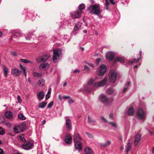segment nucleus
Instances as JSON below:
<instances>
[{"instance_id": "1", "label": "nucleus", "mask_w": 154, "mask_h": 154, "mask_svg": "<svg viewBox=\"0 0 154 154\" xmlns=\"http://www.w3.org/2000/svg\"><path fill=\"white\" fill-rule=\"evenodd\" d=\"M89 12L92 14L98 16L99 17H102L101 10L100 9V5L96 4L90 6L87 8Z\"/></svg>"}, {"instance_id": "2", "label": "nucleus", "mask_w": 154, "mask_h": 154, "mask_svg": "<svg viewBox=\"0 0 154 154\" xmlns=\"http://www.w3.org/2000/svg\"><path fill=\"white\" fill-rule=\"evenodd\" d=\"M107 82V79L106 78H104L102 80L97 82L95 80L93 79H91L88 82V85H93L95 88L100 87L105 85Z\"/></svg>"}, {"instance_id": "3", "label": "nucleus", "mask_w": 154, "mask_h": 154, "mask_svg": "<svg viewBox=\"0 0 154 154\" xmlns=\"http://www.w3.org/2000/svg\"><path fill=\"white\" fill-rule=\"evenodd\" d=\"M62 51L61 49H58L53 50V60L54 63H57L62 57Z\"/></svg>"}, {"instance_id": "4", "label": "nucleus", "mask_w": 154, "mask_h": 154, "mask_svg": "<svg viewBox=\"0 0 154 154\" xmlns=\"http://www.w3.org/2000/svg\"><path fill=\"white\" fill-rule=\"evenodd\" d=\"M33 142L27 141L25 142L22 145L23 148L26 150H29L32 149L33 147Z\"/></svg>"}, {"instance_id": "5", "label": "nucleus", "mask_w": 154, "mask_h": 154, "mask_svg": "<svg viewBox=\"0 0 154 154\" xmlns=\"http://www.w3.org/2000/svg\"><path fill=\"white\" fill-rule=\"evenodd\" d=\"M136 114L139 119L143 120H144L145 119V113L142 109H139L137 111Z\"/></svg>"}, {"instance_id": "6", "label": "nucleus", "mask_w": 154, "mask_h": 154, "mask_svg": "<svg viewBox=\"0 0 154 154\" xmlns=\"http://www.w3.org/2000/svg\"><path fill=\"white\" fill-rule=\"evenodd\" d=\"M66 120L65 125L68 131H70L72 129V125L71 119L68 116L65 117Z\"/></svg>"}, {"instance_id": "7", "label": "nucleus", "mask_w": 154, "mask_h": 154, "mask_svg": "<svg viewBox=\"0 0 154 154\" xmlns=\"http://www.w3.org/2000/svg\"><path fill=\"white\" fill-rule=\"evenodd\" d=\"M117 73L114 71H112L110 72L109 80L111 82H115L117 76Z\"/></svg>"}, {"instance_id": "8", "label": "nucleus", "mask_w": 154, "mask_h": 154, "mask_svg": "<svg viewBox=\"0 0 154 154\" xmlns=\"http://www.w3.org/2000/svg\"><path fill=\"white\" fill-rule=\"evenodd\" d=\"M50 57L49 55H44L42 56H40L36 59V61L38 63L43 62L46 61Z\"/></svg>"}, {"instance_id": "9", "label": "nucleus", "mask_w": 154, "mask_h": 154, "mask_svg": "<svg viewBox=\"0 0 154 154\" xmlns=\"http://www.w3.org/2000/svg\"><path fill=\"white\" fill-rule=\"evenodd\" d=\"M106 70V66L104 64L101 65L100 67L99 73V75L102 76L103 75Z\"/></svg>"}, {"instance_id": "10", "label": "nucleus", "mask_w": 154, "mask_h": 154, "mask_svg": "<svg viewBox=\"0 0 154 154\" xmlns=\"http://www.w3.org/2000/svg\"><path fill=\"white\" fill-rule=\"evenodd\" d=\"M82 11L81 10H78L73 13H71V14L72 17L73 18H78L80 15Z\"/></svg>"}, {"instance_id": "11", "label": "nucleus", "mask_w": 154, "mask_h": 154, "mask_svg": "<svg viewBox=\"0 0 154 154\" xmlns=\"http://www.w3.org/2000/svg\"><path fill=\"white\" fill-rule=\"evenodd\" d=\"M115 56L114 52H108L106 54V58L109 61H111L114 58Z\"/></svg>"}, {"instance_id": "12", "label": "nucleus", "mask_w": 154, "mask_h": 154, "mask_svg": "<svg viewBox=\"0 0 154 154\" xmlns=\"http://www.w3.org/2000/svg\"><path fill=\"white\" fill-rule=\"evenodd\" d=\"M65 141L66 143L70 144L72 142V137L70 134L66 135L65 137Z\"/></svg>"}, {"instance_id": "13", "label": "nucleus", "mask_w": 154, "mask_h": 154, "mask_svg": "<svg viewBox=\"0 0 154 154\" xmlns=\"http://www.w3.org/2000/svg\"><path fill=\"white\" fill-rule=\"evenodd\" d=\"M21 71L18 69L14 68L11 69L12 74L14 75L18 76L21 74Z\"/></svg>"}, {"instance_id": "14", "label": "nucleus", "mask_w": 154, "mask_h": 154, "mask_svg": "<svg viewBox=\"0 0 154 154\" xmlns=\"http://www.w3.org/2000/svg\"><path fill=\"white\" fill-rule=\"evenodd\" d=\"M5 117L8 119H12L13 118V113L10 111H6L5 113Z\"/></svg>"}, {"instance_id": "15", "label": "nucleus", "mask_w": 154, "mask_h": 154, "mask_svg": "<svg viewBox=\"0 0 154 154\" xmlns=\"http://www.w3.org/2000/svg\"><path fill=\"white\" fill-rule=\"evenodd\" d=\"M141 58V54L138 55L137 56V59L136 60V58H134L132 61H129L128 62L127 65H131L134 63H137L140 60Z\"/></svg>"}, {"instance_id": "16", "label": "nucleus", "mask_w": 154, "mask_h": 154, "mask_svg": "<svg viewBox=\"0 0 154 154\" xmlns=\"http://www.w3.org/2000/svg\"><path fill=\"white\" fill-rule=\"evenodd\" d=\"M74 143V146L75 149H76L78 150L79 151H80L82 149V145L81 142L80 141L75 142Z\"/></svg>"}, {"instance_id": "17", "label": "nucleus", "mask_w": 154, "mask_h": 154, "mask_svg": "<svg viewBox=\"0 0 154 154\" xmlns=\"http://www.w3.org/2000/svg\"><path fill=\"white\" fill-rule=\"evenodd\" d=\"M141 137V135L139 134H137L135 137L134 143L135 146L137 145L139 143V141L140 140Z\"/></svg>"}, {"instance_id": "18", "label": "nucleus", "mask_w": 154, "mask_h": 154, "mask_svg": "<svg viewBox=\"0 0 154 154\" xmlns=\"http://www.w3.org/2000/svg\"><path fill=\"white\" fill-rule=\"evenodd\" d=\"M100 98V101L103 103L106 102L107 101L109 100L108 99L105 95H101Z\"/></svg>"}, {"instance_id": "19", "label": "nucleus", "mask_w": 154, "mask_h": 154, "mask_svg": "<svg viewBox=\"0 0 154 154\" xmlns=\"http://www.w3.org/2000/svg\"><path fill=\"white\" fill-rule=\"evenodd\" d=\"M81 139V137L78 134H74L73 137V140L74 143L80 142Z\"/></svg>"}, {"instance_id": "20", "label": "nucleus", "mask_w": 154, "mask_h": 154, "mask_svg": "<svg viewBox=\"0 0 154 154\" xmlns=\"http://www.w3.org/2000/svg\"><path fill=\"white\" fill-rule=\"evenodd\" d=\"M45 94L42 91L38 92L37 94V98L39 100H42L44 97Z\"/></svg>"}, {"instance_id": "21", "label": "nucleus", "mask_w": 154, "mask_h": 154, "mask_svg": "<svg viewBox=\"0 0 154 154\" xmlns=\"http://www.w3.org/2000/svg\"><path fill=\"white\" fill-rule=\"evenodd\" d=\"M21 36V35L20 32H15L13 36H12V38L13 39L15 38L18 39Z\"/></svg>"}, {"instance_id": "22", "label": "nucleus", "mask_w": 154, "mask_h": 154, "mask_svg": "<svg viewBox=\"0 0 154 154\" xmlns=\"http://www.w3.org/2000/svg\"><path fill=\"white\" fill-rule=\"evenodd\" d=\"M127 114L129 116H132L134 113V108L133 107H131L127 112Z\"/></svg>"}, {"instance_id": "23", "label": "nucleus", "mask_w": 154, "mask_h": 154, "mask_svg": "<svg viewBox=\"0 0 154 154\" xmlns=\"http://www.w3.org/2000/svg\"><path fill=\"white\" fill-rule=\"evenodd\" d=\"M18 125L19 127V129H20L21 132L24 131V130L26 128V125L24 124H21Z\"/></svg>"}, {"instance_id": "24", "label": "nucleus", "mask_w": 154, "mask_h": 154, "mask_svg": "<svg viewBox=\"0 0 154 154\" xmlns=\"http://www.w3.org/2000/svg\"><path fill=\"white\" fill-rule=\"evenodd\" d=\"M124 61L125 60L122 57H118L115 58V61L114 62V63H115L117 61H119L120 62L123 63Z\"/></svg>"}, {"instance_id": "25", "label": "nucleus", "mask_w": 154, "mask_h": 154, "mask_svg": "<svg viewBox=\"0 0 154 154\" xmlns=\"http://www.w3.org/2000/svg\"><path fill=\"white\" fill-rule=\"evenodd\" d=\"M88 123L91 125H93L94 123H95L96 120L94 119H92L89 116L88 117Z\"/></svg>"}, {"instance_id": "26", "label": "nucleus", "mask_w": 154, "mask_h": 154, "mask_svg": "<svg viewBox=\"0 0 154 154\" xmlns=\"http://www.w3.org/2000/svg\"><path fill=\"white\" fill-rule=\"evenodd\" d=\"M49 64L48 63H45L41 64L39 66V68L40 69H43L46 67H48Z\"/></svg>"}, {"instance_id": "27", "label": "nucleus", "mask_w": 154, "mask_h": 154, "mask_svg": "<svg viewBox=\"0 0 154 154\" xmlns=\"http://www.w3.org/2000/svg\"><path fill=\"white\" fill-rule=\"evenodd\" d=\"M131 147V143L128 142L126 146V150L127 154L130 151Z\"/></svg>"}, {"instance_id": "28", "label": "nucleus", "mask_w": 154, "mask_h": 154, "mask_svg": "<svg viewBox=\"0 0 154 154\" xmlns=\"http://www.w3.org/2000/svg\"><path fill=\"white\" fill-rule=\"evenodd\" d=\"M13 130L14 132L16 134L20 133H21L18 125L14 126Z\"/></svg>"}, {"instance_id": "29", "label": "nucleus", "mask_w": 154, "mask_h": 154, "mask_svg": "<svg viewBox=\"0 0 154 154\" xmlns=\"http://www.w3.org/2000/svg\"><path fill=\"white\" fill-rule=\"evenodd\" d=\"M4 74L5 77H7L8 74V68L5 66L3 65Z\"/></svg>"}, {"instance_id": "30", "label": "nucleus", "mask_w": 154, "mask_h": 154, "mask_svg": "<svg viewBox=\"0 0 154 154\" xmlns=\"http://www.w3.org/2000/svg\"><path fill=\"white\" fill-rule=\"evenodd\" d=\"M84 152L85 154H91L92 151L90 148L86 147L85 148Z\"/></svg>"}, {"instance_id": "31", "label": "nucleus", "mask_w": 154, "mask_h": 154, "mask_svg": "<svg viewBox=\"0 0 154 154\" xmlns=\"http://www.w3.org/2000/svg\"><path fill=\"white\" fill-rule=\"evenodd\" d=\"M81 26V23L80 22H78L76 23L75 25V27L74 28V30L76 31L80 29Z\"/></svg>"}, {"instance_id": "32", "label": "nucleus", "mask_w": 154, "mask_h": 154, "mask_svg": "<svg viewBox=\"0 0 154 154\" xmlns=\"http://www.w3.org/2000/svg\"><path fill=\"white\" fill-rule=\"evenodd\" d=\"M45 80L43 78H41L39 80L38 82V86H42L45 84Z\"/></svg>"}, {"instance_id": "33", "label": "nucleus", "mask_w": 154, "mask_h": 154, "mask_svg": "<svg viewBox=\"0 0 154 154\" xmlns=\"http://www.w3.org/2000/svg\"><path fill=\"white\" fill-rule=\"evenodd\" d=\"M20 61L23 62L25 63H32V62L30 61L28 59H20Z\"/></svg>"}, {"instance_id": "34", "label": "nucleus", "mask_w": 154, "mask_h": 154, "mask_svg": "<svg viewBox=\"0 0 154 154\" xmlns=\"http://www.w3.org/2000/svg\"><path fill=\"white\" fill-rule=\"evenodd\" d=\"M47 103V102H42L39 104L38 107L40 108H43L46 106Z\"/></svg>"}, {"instance_id": "35", "label": "nucleus", "mask_w": 154, "mask_h": 154, "mask_svg": "<svg viewBox=\"0 0 154 154\" xmlns=\"http://www.w3.org/2000/svg\"><path fill=\"white\" fill-rule=\"evenodd\" d=\"M18 118L21 120H24L26 119V117L22 113L19 114L18 116Z\"/></svg>"}, {"instance_id": "36", "label": "nucleus", "mask_w": 154, "mask_h": 154, "mask_svg": "<svg viewBox=\"0 0 154 154\" xmlns=\"http://www.w3.org/2000/svg\"><path fill=\"white\" fill-rule=\"evenodd\" d=\"M114 92V90L111 89H108L106 91V93L108 94H112Z\"/></svg>"}, {"instance_id": "37", "label": "nucleus", "mask_w": 154, "mask_h": 154, "mask_svg": "<svg viewBox=\"0 0 154 154\" xmlns=\"http://www.w3.org/2000/svg\"><path fill=\"white\" fill-rule=\"evenodd\" d=\"M79 91H85L87 92L89 91L87 90V87L86 85L83 86L82 88H81L79 90Z\"/></svg>"}, {"instance_id": "38", "label": "nucleus", "mask_w": 154, "mask_h": 154, "mask_svg": "<svg viewBox=\"0 0 154 154\" xmlns=\"http://www.w3.org/2000/svg\"><path fill=\"white\" fill-rule=\"evenodd\" d=\"M85 5L84 4H80L78 6L79 8L81 10L84 9L85 8Z\"/></svg>"}, {"instance_id": "39", "label": "nucleus", "mask_w": 154, "mask_h": 154, "mask_svg": "<svg viewBox=\"0 0 154 154\" xmlns=\"http://www.w3.org/2000/svg\"><path fill=\"white\" fill-rule=\"evenodd\" d=\"M84 70L87 72H89L90 71V68L86 65H85L84 66Z\"/></svg>"}, {"instance_id": "40", "label": "nucleus", "mask_w": 154, "mask_h": 154, "mask_svg": "<svg viewBox=\"0 0 154 154\" xmlns=\"http://www.w3.org/2000/svg\"><path fill=\"white\" fill-rule=\"evenodd\" d=\"M33 75L35 77H41L42 75L41 73H38L35 72H34L33 73Z\"/></svg>"}, {"instance_id": "41", "label": "nucleus", "mask_w": 154, "mask_h": 154, "mask_svg": "<svg viewBox=\"0 0 154 154\" xmlns=\"http://www.w3.org/2000/svg\"><path fill=\"white\" fill-rule=\"evenodd\" d=\"M19 139L22 141H26V140L24 138V136L23 134H21L19 136Z\"/></svg>"}, {"instance_id": "42", "label": "nucleus", "mask_w": 154, "mask_h": 154, "mask_svg": "<svg viewBox=\"0 0 154 154\" xmlns=\"http://www.w3.org/2000/svg\"><path fill=\"white\" fill-rule=\"evenodd\" d=\"M23 72L25 76H26V68L25 67H23V68L21 69Z\"/></svg>"}, {"instance_id": "43", "label": "nucleus", "mask_w": 154, "mask_h": 154, "mask_svg": "<svg viewBox=\"0 0 154 154\" xmlns=\"http://www.w3.org/2000/svg\"><path fill=\"white\" fill-rule=\"evenodd\" d=\"M54 104L53 101L50 102L48 104L47 106V108L49 109H50L51 108Z\"/></svg>"}, {"instance_id": "44", "label": "nucleus", "mask_w": 154, "mask_h": 154, "mask_svg": "<svg viewBox=\"0 0 154 154\" xmlns=\"http://www.w3.org/2000/svg\"><path fill=\"white\" fill-rule=\"evenodd\" d=\"M85 134H86L90 138H92L93 137V135H92L91 134H90V133L88 132H85Z\"/></svg>"}, {"instance_id": "45", "label": "nucleus", "mask_w": 154, "mask_h": 154, "mask_svg": "<svg viewBox=\"0 0 154 154\" xmlns=\"http://www.w3.org/2000/svg\"><path fill=\"white\" fill-rule=\"evenodd\" d=\"M17 99L18 100V103H21L22 102V100L20 97L19 95L17 96Z\"/></svg>"}, {"instance_id": "46", "label": "nucleus", "mask_w": 154, "mask_h": 154, "mask_svg": "<svg viewBox=\"0 0 154 154\" xmlns=\"http://www.w3.org/2000/svg\"><path fill=\"white\" fill-rule=\"evenodd\" d=\"M109 124L111 125L112 127H116L117 125L115 123L113 122H109Z\"/></svg>"}, {"instance_id": "47", "label": "nucleus", "mask_w": 154, "mask_h": 154, "mask_svg": "<svg viewBox=\"0 0 154 154\" xmlns=\"http://www.w3.org/2000/svg\"><path fill=\"white\" fill-rule=\"evenodd\" d=\"M101 61V59L100 58H98L96 60V63L97 64V65H98V64Z\"/></svg>"}, {"instance_id": "48", "label": "nucleus", "mask_w": 154, "mask_h": 154, "mask_svg": "<svg viewBox=\"0 0 154 154\" xmlns=\"http://www.w3.org/2000/svg\"><path fill=\"white\" fill-rule=\"evenodd\" d=\"M4 133V131L3 130V128L0 127V135H2Z\"/></svg>"}, {"instance_id": "49", "label": "nucleus", "mask_w": 154, "mask_h": 154, "mask_svg": "<svg viewBox=\"0 0 154 154\" xmlns=\"http://www.w3.org/2000/svg\"><path fill=\"white\" fill-rule=\"evenodd\" d=\"M85 62L92 68H94V65L93 64L90 63H88L86 62Z\"/></svg>"}, {"instance_id": "50", "label": "nucleus", "mask_w": 154, "mask_h": 154, "mask_svg": "<svg viewBox=\"0 0 154 154\" xmlns=\"http://www.w3.org/2000/svg\"><path fill=\"white\" fill-rule=\"evenodd\" d=\"M101 119H102V120L105 123H107V120L106 119L104 118L103 116H101Z\"/></svg>"}, {"instance_id": "51", "label": "nucleus", "mask_w": 154, "mask_h": 154, "mask_svg": "<svg viewBox=\"0 0 154 154\" xmlns=\"http://www.w3.org/2000/svg\"><path fill=\"white\" fill-rule=\"evenodd\" d=\"M106 1V3L105 4V6L106 7H109V2L108 0H105Z\"/></svg>"}, {"instance_id": "52", "label": "nucleus", "mask_w": 154, "mask_h": 154, "mask_svg": "<svg viewBox=\"0 0 154 154\" xmlns=\"http://www.w3.org/2000/svg\"><path fill=\"white\" fill-rule=\"evenodd\" d=\"M11 55H12L14 57H16L17 55V53L14 51L11 52Z\"/></svg>"}, {"instance_id": "53", "label": "nucleus", "mask_w": 154, "mask_h": 154, "mask_svg": "<svg viewBox=\"0 0 154 154\" xmlns=\"http://www.w3.org/2000/svg\"><path fill=\"white\" fill-rule=\"evenodd\" d=\"M111 142L110 140L108 141L105 143V146H107L111 144Z\"/></svg>"}, {"instance_id": "54", "label": "nucleus", "mask_w": 154, "mask_h": 154, "mask_svg": "<svg viewBox=\"0 0 154 154\" xmlns=\"http://www.w3.org/2000/svg\"><path fill=\"white\" fill-rule=\"evenodd\" d=\"M74 100L72 99H69L68 101V102L69 103H72L74 102Z\"/></svg>"}, {"instance_id": "55", "label": "nucleus", "mask_w": 154, "mask_h": 154, "mask_svg": "<svg viewBox=\"0 0 154 154\" xmlns=\"http://www.w3.org/2000/svg\"><path fill=\"white\" fill-rule=\"evenodd\" d=\"M70 98V97L69 96H63V98L64 99H67Z\"/></svg>"}, {"instance_id": "56", "label": "nucleus", "mask_w": 154, "mask_h": 154, "mask_svg": "<svg viewBox=\"0 0 154 154\" xmlns=\"http://www.w3.org/2000/svg\"><path fill=\"white\" fill-rule=\"evenodd\" d=\"M113 114L112 113H110L109 115V117L110 119H113Z\"/></svg>"}, {"instance_id": "57", "label": "nucleus", "mask_w": 154, "mask_h": 154, "mask_svg": "<svg viewBox=\"0 0 154 154\" xmlns=\"http://www.w3.org/2000/svg\"><path fill=\"white\" fill-rule=\"evenodd\" d=\"M130 83H131V82H129V81L128 82H127V83L126 84V87H128V86H129V85H130Z\"/></svg>"}, {"instance_id": "58", "label": "nucleus", "mask_w": 154, "mask_h": 154, "mask_svg": "<svg viewBox=\"0 0 154 154\" xmlns=\"http://www.w3.org/2000/svg\"><path fill=\"white\" fill-rule=\"evenodd\" d=\"M128 89V87H125L123 90V93H124V92H125L127 90V89Z\"/></svg>"}, {"instance_id": "59", "label": "nucleus", "mask_w": 154, "mask_h": 154, "mask_svg": "<svg viewBox=\"0 0 154 154\" xmlns=\"http://www.w3.org/2000/svg\"><path fill=\"white\" fill-rule=\"evenodd\" d=\"M80 71L78 69H75L73 71V72L75 73H79V72Z\"/></svg>"}, {"instance_id": "60", "label": "nucleus", "mask_w": 154, "mask_h": 154, "mask_svg": "<svg viewBox=\"0 0 154 154\" xmlns=\"http://www.w3.org/2000/svg\"><path fill=\"white\" fill-rule=\"evenodd\" d=\"M4 154V152L3 149L0 148V154Z\"/></svg>"}, {"instance_id": "61", "label": "nucleus", "mask_w": 154, "mask_h": 154, "mask_svg": "<svg viewBox=\"0 0 154 154\" xmlns=\"http://www.w3.org/2000/svg\"><path fill=\"white\" fill-rule=\"evenodd\" d=\"M100 145L102 147H105V146H105V143H100Z\"/></svg>"}, {"instance_id": "62", "label": "nucleus", "mask_w": 154, "mask_h": 154, "mask_svg": "<svg viewBox=\"0 0 154 154\" xmlns=\"http://www.w3.org/2000/svg\"><path fill=\"white\" fill-rule=\"evenodd\" d=\"M27 35H29V36L30 37V36H31L32 35V32H28V34Z\"/></svg>"}, {"instance_id": "63", "label": "nucleus", "mask_w": 154, "mask_h": 154, "mask_svg": "<svg viewBox=\"0 0 154 154\" xmlns=\"http://www.w3.org/2000/svg\"><path fill=\"white\" fill-rule=\"evenodd\" d=\"M25 38L26 40H30V38L29 36H26L25 37Z\"/></svg>"}, {"instance_id": "64", "label": "nucleus", "mask_w": 154, "mask_h": 154, "mask_svg": "<svg viewBox=\"0 0 154 154\" xmlns=\"http://www.w3.org/2000/svg\"><path fill=\"white\" fill-rule=\"evenodd\" d=\"M109 1L111 3L112 5H114L115 3L114 2L113 0H109Z\"/></svg>"}]
</instances>
